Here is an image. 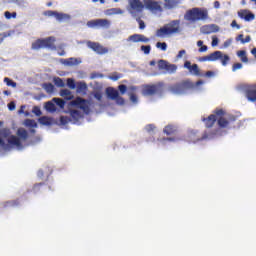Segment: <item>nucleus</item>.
Instances as JSON below:
<instances>
[{"label":"nucleus","mask_w":256,"mask_h":256,"mask_svg":"<svg viewBox=\"0 0 256 256\" xmlns=\"http://www.w3.org/2000/svg\"><path fill=\"white\" fill-rule=\"evenodd\" d=\"M236 121H238V116L233 114H228L226 116V111L218 108L214 110L213 114L209 115L206 118H202V122L208 129L213 128L216 122L218 127H220L221 129H227Z\"/></svg>","instance_id":"nucleus-1"},{"label":"nucleus","mask_w":256,"mask_h":256,"mask_svg":"<svg viewBox=\"0 0 256 256\" xmlns=\"http://www.w3.org/2000/svg\"><path fill=\"white\" fill-rule=\"evenodd\" d=\"M204 84V81L199 80L196 83L190 81V79L183 80L179 83H175L174 85H171L169 89L174 94H183L188 91H193L196 89V87H199L200 85Z\"/></svg>","instance_id":"nucleus-2"},{"label":"nucleus","mask_w":256,"mask_h":256,"mask_svg":"<svg viewBox=\"0 0 256 256\" xmlns=\"http://www.w3.org/2000/svg\"><path fill=\"white\" fill-rule=\"evenodd\" d=\"M181 33L180 20H172L156 31V37L165 38Z\"/></svg>","instance_id":"nucleus-3"},{"label":"nucleus","mask_w":256,"mask_h":256,"mask_svg":"<svg viewBox=\"0 0 256 256\" xmlns=\"http://www.w3.org/2000/svg\"><path fill=\"white\" fill-rule=\"evenodd\" d=\"M209 19L207 8H192L187 10L184 14V20L190 23H196L198 21H205Z\"/></svg>","instance_id":"nucleus-4"},{"label":"nucleus","mask_w":256,"mask_h":256,"mask_svg":"<svg viewBox=\"0 0 256 256\" xmlns=\"http://www.w3.org/2000/svg\"><path fill=\"white\" fill-rule=\"evenodd\" d=\"M56 38L53 36L44 38V39H36L35 42L32 43L31 49L38 51L40 49H56Z\"/></svg>","instance_id":"nucleus-5"},{"label":"nucleus","mask_w":256,"mask_h":256,"mask_svg":"<svg viewBox=\"0 0 256 256\" xmlns=\"http://www.w3.org/2000/svg\"><path fill=\"white\" fill-rule=\"evenodd\" d=\"M17 136L11 135L8 137V144L11 146H16L17 148H22V142L20 140L26 141L29 137L28 131L23 128L17 129Z\"/></svg>","instance_id":"nucleus-6"},{"label":"nucleus","mask_w":256,"mask_h":256,"mask_svg":"<svg viewBox=\"0 0 256 256\" xmlns=\"http://www.w3.org/2000/svg\"><path fill=\"white\" fill-rule=\"evenodd\" d=\"M144 9L149 10L152 14H161L164 12L161 2L155 0H144Z\"/></svg>","instance_id":"nucleus-7"},{"label":"nucleus","mask_w":256,"mask_h":256,"mask_svg":"<svg viewBox=\"0 0 256 256\" xmlns=\"http://www.w3.org/2000/svg\"><path fill=\"white\" fill-rule=\"evenodd\" d=\"M70 106L81 109L86 115L90 114V102L81 97H76L70 101Z\"/></svg>","instance_id":"nucleus-8"},{"label":"nucleus","mask_w":256,"mask_h":256,"mask_svg":"<svg viewBox=\"0 0 256 256\" xmlns=\"http://www.w3.org/2000/svg\"><path fill=\"white\" fill-rule=\"evenodd\" d=\"M164 91V83H158L155 85H146L143 89L144 96H152L155 94H161Z\"/></svg>","instance_id":"nucleus-9"},{"label":"nucleus","mask_w":256,"mask_h":256,"mask_svg":"<svg viewBox=\"0 0 256 256\" xmlns=\"http://www.w3.org/2000/svg\"><path fill=\"white\" fill-rule=\"evenodd\" d=\"M158 69L160 71H165L166 73H169V74H174L177 71V65L170 64L167 60H159Z\"/></svg>","instance_id":"nucleus-10"},{"label":"nucleus","mask_w":256,"mask_h":256,"mask_svg":"<svg viewBox=\"0 0 256 256\" xmlns=\"http://www.w3.org/2000/svg\"><path fill=\"white\" fill-rule=\"evenodd\" d=\"M129 4V13L133 14L134 12H143L145 10V3L140 0H128Z\"/></svg>","instance_id":"nucleus-11"},{"label":"nucleus","mask_w":256,"mask_h":256,"mask_svg":"<svg viewBox=\"0 0 256 256\" xmlns=\"http://www.w3.org/2000/svg\"><path fill=\"white\" fill-rule=\"evenodd\" d=\"M44 16L54 17L58 22L71 20V16L69 14L59 13L53 10L45 11Z\"/></svg>","instance_id":"nucleus-12"},{"label":"nucleus","mask_w":256,"mask_h":256,"mask_svg":"<svg viewBox=\"0 0 256 256\" xmlns=\"http://www.w3.org/2000/svg\"><path fill=\"white\" fill-rule=\"evenodd\" d=\"M87 26L90 28L101 27L108 29L111 26V22L107 19H96L88 21Z\"/></svg>","instance_id":"nucleus-13"},{"label":"nucleus","mask_w":256,"mask_h":256,"mask_svg":"<svg viewBox=\"0 0 256 256\" xmlns=\"http://www.w3.org/2000/svg\"><path fill=\"white\" fill-rule=\"evenodd\" d=\"M220 31V26L217 24H206L200 28V33L203 35H211L214 33H218Z\"/></svg>","instance_id":"nucleus-14"},{"label":"nucleus","mask_w":256,"mask_h":256,"mask_svg":"<svg viewBox=\"0 0 256 256\" xmlns=\"http://www.w3.org/2000/svg\"><path fill=\"white\" fill-rule=\"evenodd\" d=\"M87 47L92 49V51L96 52L99 55H104L107 54V52H109L107 48L103 47L101 44L96 42L88 41Z\"/></svg>","instance_id":"nucleus-15"},{"label":"nucleus","mask_w":256,"mask_h":256,"mask_svg":"<svg viewBox=\"0 0 256 256\" xmlns=\"http://www.w3.org/2000/svg\"><path fill=\"white\" fill-rule=\"evenodd\" d=\"M149 41L150 39L142 34L129 35V37L126 39V42L132 43H149Z\"/></svg>","instance_id":"nucleus-16"},{"label":"nucleus","mask_w":256,"mask_h":256,"mask_svg":"<svg viewBox=\"0 0 256 256\" xmlns=\"http://www.w3.org/2000/svg\"><path fill=\"white\" fill-rule=\"evenodd\" d=\"M184 68L189 69L190 74L196 76V77H201V70L198 67V64H193L190 61L184 62Z\"/></svg>","instance_id":"nucleus-17"},{"label":"nucleus","mask_w":256,"mask_h":256,"mask_svg":"<svg viewBox=\"0 0 256 256\" xmlns=\"http://www.w3.org/2000/svg\"><path fill=\"white\" fill-rule=\"evenodd\" d=\"M139 89V87L131 85L128 87V95H129V101L132 102V104H137L139 102V99L136 95V91Z\"/></svg>","instance_id":"nucleus-18"},{"label":"nucleus","mask_w":256,"mask_h":256,"mask_svg":"<svg viewBox=\"0 0 256 256\" xmlns=\"http://www.w3.org/2000/svg\"><path fill=\"white\" fill-rule=\"evenodd\" d=\"M220 58V51H215L208 56H203L198 59L199 62H216Z\"/></svg>","instance_id":"nucleus-19"},{"label":"nucleus","mask_w":256,"mask_h":256,"mask_svg":"<svg viewBox=\"0 0 256 256\" xmlns=\"http://www.w3.org/2000/svg\"><path fill=\"white\" fill-rule=\"evenodd\" d=\"M237 15L239 16L240 19L245 20L246 22H251L252 20L255 19V15L249 10H240Z\"/></svg>","instance_id":"nucleus-20"},{"label":"nucleus","mask_w":256,"mask_h":256,"mask_svg":"<svg viewBox=\"0 0 256 256\" xmlns=\"http://www.w3.org/2000/svg\"><path fill=\"white\" fill-rule=\"evenodd\" d=\"M163 8L166 10H173L174 8H177L180 4V0H163Z\"/></svg>","instance_id":"nucleus-21"},{"label":"nucleus","mask_w":256,"mask_h":256,"mask_svg":"<svg viewBox=\"0 0 256 256\" xmlns=\"http://www.w3.org/2000/svg\"><path fill=\"white\" fill-rule=\"evenodd\" d=\"M106 95H107V98H109L110 100H115L116 98L119 97V92L118 90H115V88L113 87H107Z\"/></svg>","instance_id":"nucleus-22"},{"label":"nucleus","mask_w":256,"mask_h":256,"mask_svg":"<svg viewBox=\"0 0 256 256\" xmlns=\"http://www.w3.org/2000/svg\"><path fill=\"white\" fill-rule=\"evenodd\" d=\"M246 98H248V100L251 102L256 101V86L254 88H249L248 90H246Z\"/></svg>","instance_id":"nucleus-23"},{"label":"nucleus","mask_w":256,"mask_h":256,"mask_svg":"<svg viewBox=\"0 0 256 256\" xmlns=\"http://www.w3.org/2000/svg\"><path fill=\"white\" fill-rule=\"evenodd\" d=\"M60 96H62V98H64V100H67V101L74 99V95L68 89L60 90Z\"/></svg>","instance_id":"nucleus-24"},{"label":"nucleus","mask_w":256,"mask_h":256,"mask_svg":"<svg viewBox=\"0 0 256 256\" xmlns=\"http://www.w3.org/2000/svg\"><path fill=\"white\" fill-rule=\"evenodd\" d=\"M175 132H177V127L174 125H166L165 128H163L165 135H173Z\"/></svg>","instance_id":"nucleus-25"},{"label":"nucleus","mask_w":256,"mask_h":256,"mask_svg":"<svg viewBox=\"0 0 256 256\" xmlns=\"http://www.w3.org/2000/svg\"><path fill=\"white\" fill-rule=\"evenodd\" d=\"M20 205V201L17 199V200H11V201H7V202H4L2 203V208H9V207H17Z\"/></svg>","instance_id":"nucleus-26"},{"label":"nucleus","mask_w":256,"mask_h":256,"mask_svg":"<svg viewBox=\"0 0 256 256\" xmlns=\"http://www.w3.org/2000/svg\"><path fill=\"white\" fill-rule=\"evenodd\" d=\"M218 60L221 61L222 66H227V64H229L230 62V57L227 54H223V52L220 51V57L218 58Z\"/></svg>","instance_id":"nucleus-27"},{"label":"nucleus","mask_w":256,"mask_h":256,"mask_svg":"<svg viewBox=\"0 0 256 256\" xmlns=\"http://www.w3.org/2000/svg\"><path fill=\"white\" fill-rule=\"evenodd\" d=\"M52 122L53 120L48 116H42L41 118H39V124L41 125L51 126Z\"/></svg>","instance_id":"nucleus-28"},{"label":"nucleus","mask_w":256,"mask_h":256,"mask_svg":"<svg viewBox=\"0 0 256 256\" xmlns=\"http://www.w3.org/2000/svg\"><path fill=\"white\" fill-rule=\"evenodd\" d=\"M62 62L66 66H75V65L79 64V61H78L77 58H69V59H66V60L62 59Z\"/></svg>","instance_id":"nucleus-29"},{"label":"nucleus","mask_w":256,"mask_h":256,"mask_svg":"<svg viewBox=\"0 0 256 256\" xmlns=\"http://www.w3.org/2000/svg\"><path fill=\"white\" fill-rule=\"evenodd\" d=\"M195 136H196V132L195 131L190 132L189 138L190 139H194V142H199V141H202V140H205V139L209 138L207 133L203 134L202 138H195Z\"/></svg>","instance_id":"nucleus-30"},{"label":"nucleus","mask_w":256,"mask_h":256,"mask_svg":"<svg viewBox=\"0 0 256 256\" xmlns=\"http://www.w3.org/2000/svg\"><path fill=\"white\" fill-rule=\"evenodd\" d=\"M70 117H72L73 121L78 122L81 119V112L79 110H70Z\"/></svg>","instance_id":"nucleus-31"},{"label":"nucleus","mask_w":256,"mask_h":256,"mask_svg":"<svg viewBox=\"0 0 256 256\" xmlns=\"http://www.w3.org/2000/svg\"><path fill=\"white\" fill-rule=\"evenodd\" d=\"M45 110H47L50 113H54V112H56L57 108L53 102L49 101V102L45 103Z\"/></svg>","instance_id":"nucleus-32"},{"label":"nucleus","mask_w":256,"mask_h":256,"mask_svg":"<svg viewBox=\"0 0 256 256\" xmlns=\"http://www.w3.org/2000/svg\"><path fill=\"white\" fill-rule=\"evenodd\" d=\"M85 91H87V84L84 82H79L76 86V92L84 93Z\"/></svg>","instance_id":"nucleus-33"},{"label":"nucleus","mask_w":256,"mask_h":256,"mask_svg":"<svg viewBox=\"0 0 256 256\" xmlns=\"http://www.w3.org/2000/svg\"><path fill=\"white\" fill-rule=\"evenodd\" d=\"M42 88H44L45 92L51 94L54 92V85L52 83H44L42 84Z\"/></svg>","instance_id":"nucleus-34"},{"label":"nucleus","mask_w":256,"mask_h":256,"mask_svg":"<svg viewBox=\"0 0 256 256\" xmlns=\"http://www.w3.org/2000/svg\"><path fill=\"white\" fill-rule=\"evenodd\" d=\"M237 56L243 63H248V57L246 56V52L244 50H240L239 52H237Z\"/></svg>","instance_id":"nucleus-35"},{"label":"nucleus","mask_w":256,"mask_h":256,"mask_svg":"<svg viewBox=\"0 0 256 256\" xmlns=\"http://www.w3.org/2000/svg\"><path fill=\"white\" fill-rule=\"evenodd\" d=\"M236 41H240V43L245 44L251 42V36H246L245 39H243V35H237Z\"/></svg>","instance_id":"nucleus-36"},{"label":"nucleus","mask_w":256,"mask_h":256,"mask_svg":"<svg viewBox=\"0 0 256 256\" xmlns=\"http://www.w3.org/2000/svg\"><path fill=\"white\" fill-rule=\"evenodd\" d=\"M53 83L59 88L65 87V82H63V79L60 77H54Z\"/></svg>","instance_id":"nucleus-37"},{"label":"nucleus","mask_w":256,"mask_h":256,"mask_svg":"<svg viewBox=\"0 0 256 256\" xmlns=\"http://www.w3.org/2000/svg\"><path fill=\"white\" fill-rule=\"evenodd\" d=\"M24 126L30 127V128H37V122H35V121L32 120V119H26V120L24 121Z\"/></svg>","instance_id":"nucleus-38"},{"label":"nucleus","mask_w":256,"mask_h":256,"mask_svg":"<svg viewBox=\"0 0 256 256\" xmlns=\"http://www.w3.org/2000/svg\"><path fill=\"white\" fill-rule=\"evenodd\" d=\"M4 83L8 86V87H13L16 88L17 87V83L13 80H11L9 77H5L4 78Z\"/></svg>","instance_id":"nucleus-39"},{"label":"nucleus","mask_w":256,"mask_h":256,"mask_svg":"<svg viewBox=\"0 0 256 256\" xmlns=\"http://www.w3.org/2000/svg\"><path fill=\"white\" fill-rule=\"evenodd\" d=\"M71 121L72 119L69 118L68 116H60V125L62 126L68 125V123H70Z\"/></svg>","instance_id":"nucleus-40"},{"label":"nucleus","mask_w":256,"mask_h":256,"mask_svg":"<svg viewBox=\"0 0 256 256\" xmlns=\"http://www.w3.org/2000/svg\"><path fill=\"white\" fill-rule=\"evenodd\" d=\"M53 102L56 103V105L59 108H64L65 107V101L60 99V98H53Z\"/></svg>","instance_id":"nucleus-41"},{"label":"nucleus","mask_w":256,"mask_h":256,"mask_svg":"<svg viewBox=\"0 0 256 256\" xmlns=\"http://www.w3.org/2000/svg\"><path fill=\"white\" fill-rule=\"evenodd\" d=\"M156 47H158L163 52L167 51V43H165V42L156 43Z\"/></svg>","instance_id":"nucleus-42"},{"label":"nucleus","mask_w":256,"mask_h":256,"mask_svg":"<svg viewBox=\"0 0 256 256\" xmlns=\"http://www.w3.org/2000/svg\"><path fill=\"white\" fill-rule=\"evenodd\" d=\"M107 12H109V15L122 14V10L119 8H112L110 10H107Z\"/></svg>","instance_id":"nucleus-43"},{"label":"nucleus","mask_w":256,"mask_h":256,"mask_svg":"<svg viewBox=\"0 0 256 256\" xmlns=\"http://www.w3.org/2000/svg\"><path fill=\"white\" fill-rule=\"evenodd\" d=\"M118 90L121 92V95H124L128 91V87L127 85L122 84L118 86Z\"/></svg>","instance_id":"nucleus-44"},{"label":"nucleus","mask_w":256,"mask_h":256,"mask_svg":"<svg viewBox=\"0 0 256 256\" xmlns=\"http://www.w3.org/2000/svg\"><path fill=\"white\" fill-rule=\"evenodd\" d=\"M67 87H69L70 89L76 88L74 79H71V78L67 79Z\"/></svg>","instance_id":"nucleus-45"},{"label":"nucleus","mask_w":256,"mask_h":256,"mask_svg":"<svg viewBox=\"0 0 256 256\" xmlns=\"http://www.w3.org/2000/svg\"><path fill=\"white\" fill-rule=\"evenodd\" d=\"M4 16L8 20H10L11 18H16L17 14H16V12L10 13L9 11H7L4 13Z\"/></svg>","instance_id":"nucleus-46"},{"label":"nucleus","mask_w":256,"mask_h":256,"mask_svg":"<svg viewBox=\"0 0 256 256\" xmlns=\"http://www.w3.org/2000/svg\"><path fill=\"white\" fill-rule=\"evenodd\" d=\"M242 67H243L242 63H234L231 68V71L233 72L238 71L239 69H242Z\"/></svg>","instance_id":"nucleus-47"},{"label":"nucleus","mask_w":256,"mask_h":256,"mask_svg":"<svg viewBox=\"0 0 256 256\" xmlns=\"http://www.w3.org/2000/svg\"><path fill=\"white\" fill-rule=\"evenodd\" d=\"M140 49H141V52H143L144 54L146 55L150 54V50H151L150 46H141Z\"/></svg>","instance_id":"nucleus-48"},{"label":"nucleus","mask_w":256,"mask_h":256,"mask_svg":"<svg viewBox=\"0 0 256 256\" xmlns=\"http://www.w3.org/2000/svg\"><path fill=\"white\" fill-rule=\"evenodd\" d=\"M121 78H122V75L119 74V73H115V74H113L112 76H110V79H111L112 81H118V80L121 79Z\"/></svg>","instance_id":"nucleus-49"},{"label":"nucleus","mask_w":256,"mask_h":256,"mask_svg":"<svg viewBox=\"0 0 256 256\" xmlns=\"http://www.w3.org/2000/svg\"><path fill=\"white\" fill-rule=\"evenodd\" d=\"M138 26H139L140 30H145V28H146L145 21H143L142 19H139L138 20Z\"/></svg>","instance_id":"nucleus-50"},{"label":"nucleus","mask_w":256,"mask_h":256,"mask_svg":"<svg viewBox=\"0 0 256 256\" xmlns=\"http://www.w3.org/2000/svg\"><path fill=\"white\" fill-rule=\"evenodd\" d=\"M111 100H116V104H119V105H124V103H125L124 98L121 96H119L118 98H115V99H111Z\"/></svg>","instance_id":"nucleus-51"},{"label":"nucleus","mask_w":256,"mask_h":256,"mask_svg":"<svg viewBox=\"0 0 256 256\" xmlns=\"http://www.w3.org/2000/svg\"><path fill=\"white\" fill-rule=\"evenodd\" d=\"M94 98H96V100H97L98 102H101V101H102V98H103L102 93H101V92H96V93L94 94Z\"/></svg>","instance_id":"nucleus-52"},{"label":"nucleus","mask_w":256,"mask_h":256,"mask_svg":"<svg viewBox=\"0 0 256 256\" xmlns=\"http://www.w3.org/2000/svg\"><path fill=\"white\" fill-rule=\"evenodd\" d=\"M33 114L40 117L41 116V110L39 107H33Z\"/></svg>","instance_id":"nucleus-53"},{"label":"nucleus","mask_w":256,"mask_h":256,"mask_svg":"<svg viewBox=\"0 0 256 256\" xmlns=\"http://www.w3.org/2000/svg\"><path fill=\"white\" fill-rule=\"evenodd\" d=\"M1 135L4 136V137H9L10 130L9 129H2L1 130Z\"/></svg>","instance_id":"nucleus-54"},{"label":"nucleus","mask_w":256,"mask_h":256,"mask_svg":"<svg viewBox=\"0 0 256 256\" xmlns=\"http://www.w3.org/2000/svg\"><path fill=\"white\" fill-rule=\"evenodd\" d=\"M231 27L236 28L237 30L241 29V25H239L236 20H233V22H231Z\"/></svg>","instance_id":"nucleus-55"},{"label":"nucleus","mask_w":256,"mask_h":256,"mask_svg":"<svg viewBox=\"0 0 256 256\" xmlns=\"http://www.w3.org/2000/svg\"><path fill=\"white\" fill-rule=\"evenodd\" d=\"M43 186H44L43 183L35 184V186H33V191L38 192L40 188Z\"/></svg>","instance_id":"nucleus-56"},{"label":"nucleus","mask_w":256,"mask_h":256,"mask_svg":"<svg viewBox=\"0 0 256 256\" xmlns=\"http://www.w3.org/2000/svg\"><path fill=\"white\" fill-rule=\"evenodd\" d=\"M159 142H175V138H162L158 140Z\"/></svg>","instance_id":"nucleus-57"},{"label":"nucleus","mask_w":256,"mask_h":256,"mask_svg":"<svg viewBox=\"0 0 256 256\" xmlns=\"http://www.w3.org/2000/svg\"><path fill=\"white\" fill-rule=\"evenodd\" d=\"M15 109H16V104H15V102H10V103H8V110L13 111V110H15Z\"/></svg>","instance_id":"nucleus-58"},{"label":"nucleus","mask_w":256,"mask_h":256,"mask_svg":"<svg viewBox=\"0 0 256 256\" xmlns=\"http://www.w3.org/2000/svg\"><path fill=\"white\" fill-rule=\"evenodd\" d=\"M9 35L7 33L0 34V44L3 43L4 39H6Z\"/></svg>","instance_id":"nucleus-59"},{"label":"nucleus","mask_w":256,"mask_h":256,"mask_svg":"<svg viewBox=\"0 0 256 256\" xmlns=\"http://www.w3.org/2000/svg\"><path fill=\"white\" fill-rule=\"evenodd\" d=\"M218 45V38L216 36L212 37V47H215Z\"/></svg>","instance_id":"nucleus-60"},{"label":"nucleus","mask_w":256,"mask_h":256,"mask_svg":"<svg viewBox=\"0 0 256 256\" xmlns=\"http://www.w3.org/2000/svg\"><path fill=\"white\" fill-rule=\"evenodd\" d=\"M230 45H232V39H228L226 42H224L223 47H224V48H227V47H229Z\"/></svg>","instance_id":"nucleus-61"},{"label":"nucleus","mask_w":256,"mask_h":256,"mask_svg":"<svg viewBox=\"0 0 256 256\" xmlns=\"http://www.w3.org/2000/svg\"><path fill=\"white\" fill-rule=\"evenodd\" d=\"M207 50H208V46H200L199 48L200 53L207 52Z\"/></svg>","instance_id":"nucleus-62"},{"label":"nucleus","mask_w":256,"mask_h":256,"mask_svg":"<svg viewBox=\"0 0 256 256\" xmlns=\"http://www.w3.org/2000/svg\"><path fill=\"white\" fill-rule=\"evenodd\" d=\"M146 129H147V131H153L154 129H155V125H152V124H150V125H147V127H146Z\"/></svg>","instance_id":"nucleus-63"},{"label":"nucleus","mask_w":256,"mask_h":256,"mask_svg":"<svg viewBox=\"0 0 256 256\" xmlns=\"http://www.w3.org/2000/svg\"><path fill=\"white\" fill-rule=\"evenodd\" d=\"M184 54H186V51L185 50H180V52H178L177 58L183 57Z\"/></svg>","instance_id":"nucleus-64"}]
</instances>
